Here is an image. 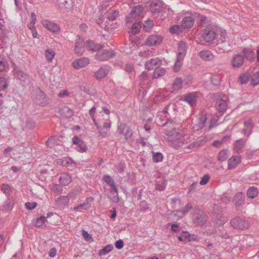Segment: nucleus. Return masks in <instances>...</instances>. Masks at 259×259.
I'll return each mask as SVG.
<instances>
[{"label": "nucleus", "mask_w": 259, "mask_h": 259, "mask_svg": "<svg viewBox=\"0 0 259 259\" xmlns=\"http://www.w3.org/2000/svg\"><path fill=\"white\" fill-rule=\"evenodd\" d=\"M253 124L249 118L245 119L244 122L243 132L245 135H249L251 132Z\"/></svg>", "instance_id": "b1692460"}, {"label": "nucleus", "mask_w": 259, "mask_h": 259, "mask_svg": "<svg viewBox=\"0 0 259 259\" xmlns=\"http://www.w3.org/2000/svg\"><path fill=\"white\" fill-rule=\"evenodd\" d=\"M165 69L163 68L157 67L155 69L153 72V78H158L161 76H163L165 74Z\"/></svg>", "instance_id": "72a5a7b5"}, {"label": "nucleus", "mask_w": 259, "mask_h": 259, "mask_svg": "<svg viewBox=\"0 0 259 259\" xmlns=\"http://www.w3.org/2000/svg\"><path fill=\"white\" fill-rule=\"evenodd\" d=\"M144 10V8L141 6L135 7L132 9L131 13L127 16L126 18V22L130 23L135 20L141 15Z\"/></svg>", "instance_id": "39448f33"}, {"label": "nucleus", "mask_w": 259, "mask_h": 259, "mask_svg": "<svg viewBox=\"0 0 259 259\" xmlns=\"http://www.w3.org/2000/svg\"><path fill=\"white\" fill-rule=\"evenodd\" d=\"M229 155V151L227 150H221L218 155V160L220 161H225Z\"/></svg>", "instance_id": "c9c22d12"}, {"label": "nucleus", "mask_w": 259, "mask_h": 259, "mask_svg": "<svg viewBox=\"0 0 259 259\" xmlns=\"http://www.w3.org/2000/svg\"><path fill=\"white\" fill-rule=\"evenodd\" d=\"M244 63V58L241 55H236L231 60V65L234 68L240 67Z\"/></svg>", "instance_id": "aec40b11"}, {"label": "nucleus", "mask_w": 259, "mask_h": 259, "mask_svg": "<svg viewBox=\"0 0 259 259\" xmlns=\"http://www.w3.org/2000/svg\"><path fill=\"white\" fill-rule=\"evenodd\" d=\"M115 56V53L113 51L105 50L103 52L98 53L96 55V58L99 61H105Z\"/></svg>", "instance_id": "9d476101"}, {"label": "nucleus", "mask_w": 259, "mask_h": 259, "mask_svg": "<svg viewBox=\"0 0 259 259\" xmlns=\"http://www.w3.org/2000/svg\"><path fill=\"white\" fill-rule=\"evenodd\" d=\"M249 75L248 73H245L242 74L239 76L240 82L241 84H244L246 83L248 80Z\"/></svg>", "instance_id": "6e6d98bb"}, {"label": "nucleus", "mask_w": 259, "mask_h": 259, "mask_svg": "<svg viewBox=\"0 0 259 259\" xmlns=\"http://www.w3.org/2000/svg\"><path fill=\"white\" fill-rule=\"evenodd\" d=\"M89 198L87 201L83 203L80 204L74 207V210L76 211H82L83 210H87L91 207V204L89 202Z\"/></svg>", "instance_id": "2f4dec72"}, {"label": "nucleus", "mask_w": 259, "mask_h": 259, "mask_svg": "<svg viewBox=\"0 0 259 259\" xmlns=\"http://www.w3.org/2000/svg\"><path fill=\"white\" fill-rule=\"evenodd\" d=\"M1 190L5 194H10L12 192V189L7 184H3L2 185Z\"/></svg>", "instance_id": "864d4df0"}, {"label": "nucleus", "mask_w": 259, "mask_h": 259, "mask_svg": "<svg viewBox=\"0 0 259 259\" xmlns=\"http://www.w3.org/2000/svg\"><path fill=\"white\" fill-rule=\"evenodd\" d=\"M84 50V39L81 37H78L75 42V53L77 55H81L83 53Z\"/></svg>", "instance_id": "f3484780"}, {"label": "nucleus", "mask_w": 259, "mask_h": 259, "mask_svg": "<svg viewBox=\"0 0 259 259\" xmlns=\"http://www.w3.org/2000/svg\"><path fill=\"white\" fill-rule=\"evenodd\" d=\"M44 55L48 62H52L55 58L56 53L53 49H47L45 51Z\"/></svg>", "instance_id": "cd10ccee"}, {"label": "nucleus", "mask_w": 259, "mask_h": 259, "mask_svg": "<svg viewBox=\"0 0 259 259\" xmlns=\"http://www.w3.org/2000/svg\"><path fill=\"white\" fill-rule=\"evenodd\" d=\"M230 223L233 228L238 229H246L249 226L248 223L244 219L238 217L233 219Z\"/></svg>", "instance_id": "0eeeda50"}, {"label": "nucleus", "mask_w": 259, "mask_h": 259, "mask_svg": "<svg viewBox=\"0 0 259 259\" xmlns=\"http://www.w3.org/2000/svg\"><path fill=\"white\" fill-rule=\"evenodd\" d=\"M71 177L66 173L61 174L59 178L60 183L64 186L69 185L71 183Z\"/></svg>", "instance_id": "bb28decb"}, {"label": "nucleus", "mask_w": 259, "mask_h": 259, "mask_svg": "<svg viewBox=\"0 0 259 259\" xmlns=\"http://www.w3.org/2000/svg\"><path fill=\"white\" fill-rule=\"evenodd\" d=\"M35 102L41 106H46L48 103V98L44 93L39 91L36 97Z\"/></svg>", "instance_id": "412c9836"}, {"label": "nucleus", "mask_w": 259, "mask_h": 259, "mask_svg": "<svg viewBox=\"0 0 259 259\" xmlns=\"http://www.w3.org/2000/svg\"><path fill=\"white\" fill-rule=\"evenodd\" d=\"M58 141V138L56 137H53L49 138L46 142V144L48 147L53 148L56 145Z\"/></svg>", "instance_id": "de8ad7c7"}, {"label": "nucleus", "mask_w": 259, "mask_h": 259, "mask_svg": "<svg viewBox=\"0 0 259 259\" xmlns=\"http://www.w3.org/2000/svg\"><path fill=\"white\" fill-rule=\"evenodd\" d=\"M36 206H37V203L35 202H26L25 203L26 207L29 210L34 208L35 207H36Z\"/></svg>", "instance_id": "0e129e2a"}, {"label": "nucleus", "mask_w": 259, "mask_h": 259, "mask_svg": "<svg viewBox=\"0 0 259 259\" xmlns=\"http://www.w3.org/2000/svg\"><path fill=\"white\" fill-rule=\"evenodd\" d=\"M244 56L249 60H252L254 59V53L253 51L249 48H244L242 50Z\"/></svg>", "instance_id": "7c9ffc66"}, {"label": "nucleus", "mask_w": 259, "mask_h": 259, "mask_svg": "<svg viewBox=\"0 0 259 259\" xmlns=\"http://www.w3.org/2000/svg\"><path fill=\"white\" fill-rule=\"evenodd\" d=\"M60 7L64 8L70 7L72 5V0H56Z\"/></svg>", "instance_id": "79ce46f5"}, {"label": "nucleus", "mask_w": 259, "mask_h": 259, "mask_svg": "<svg viewBox=\"0 0 259 259\" xmlns=\"http://www.w3.org/2000/svg\"><path fill=\"white\" fill-rule=\"evenodd\" d=\"M195 17L197 18L199 21H200L201 25L203 24H206L209 22V21L207 18L202 15L199 14H197Z\"/></svg>", "instance_id": "5fc2aeb1"}, {"label": "nucleus", "mask_w": 259, "mask_h": 259, "mask_svg": "<svg viewBox=\"0 0 259 259\" xmlns=\"http://www.w3.org/2000/svg\"><path fill=\"white\" fill-rule=\"evenodd\" d=\"M161 63V60L157 58H155L146 61L145 64V67L146 69L151 70L160 66Z\"/></svg>", "instance_id": "4468645a"}, {"label": "nucleus", "mask_w": 259, "mask_h": 259, "mask_svg": "<svg viewBox=\"0 0 259 259\" xmlns=\"http://www.w3.org/2000/svg\"><path fill=\"white\" fill-rule=\"evenodd\" d=\"M43 26L49 31L55 33H59L60 32V27L55 23L47 19H44L41 21Z\"/></svg>", "instance_id": "6e6552de"}, {"label": "nucleus", "mask_w": 259, "mask_h": 259, "mask_svg": "<svg viewBox=\"0 0 259 259\" xmlns=\"http://www.w3.org/2000/svg\"><path fill=\"white\" fill-rule=\"evenodd\" d=\"M183 28L179 25H174L171 26L169 29V32L172 34H179L183 31Z\"/></svg>", "instance_id": "a19ab883"}, {"label": "nucleus", "mask_w": 259, "mask_h": 259, "mask_svg": "<svg viewBox=\"0 0 259 259\" xmlns=\"http://www.w3.org/2000/svg\"><path fill=\"white\" fill-rule=\"evenodd\" d=\"M60 114L64 117H70L72 115V112L69 108L63 106L60 109Z\"/></svg>", "instance_id": "ea45409f"}, {"label": "nucleus", "mask_w": 259, "mask_h": 259, "mask_svg": "<svg viewBox=\"0 0 259 259\" xmlns=\"http://www.w3.org/2000/svg\"><path fill=\"white\" fill-rule=\"evenodd\" d=\"M141 28V25L140 23H134L131 28V32L132 33L135 34L139 32Z\"/></svg>", "instance_id": "3c124183"}, {"label": "nucleus", "mask_w": 259, "mask_h": 259, "mask_svg": "<svg viewBox=\"0 0 259 259\" xmlns=\"http://www.w3.org/2000/svg\"><path fill=\"white\" fill-rule=\"evenodd\" d=\"M153 160L155 162H161L163 159V155L160 152H152Z\"/></svg>", "instance_id": "8fccbe9b"}, {"label": "nucleus", "mask_w": 259, "mask_h": 259, "mask_svg": "<svg viewBox=\"0 0 259 259\" xmlns=\"http://www.w3.org/2000/svg\"><path fill=\"white\" fill-rule=\"evenodd\" d=\"M183 58L177 57V60L174 66V69L175 71L178 72L180 70L183 64Z\"/></svg>", "instance_id": "a18cd8bd"}, {"label": "nucleus", "mask_w": 259, "mask_h": 259, "mask_svg": "<svg viewBox=\"0 0 259 259\" xmlns=\"http://www.w3.org/2000/svg\"><path fill=\"white\" fill-rule=\"evenodd\" d=\"M258 193V189L255 187L249 188L247 192V196L248 198L253 199L255 198Z\"/></svg>", "instance_id": "e433bc0d"}, {"label": "nucleus", "mask_w": 259, "mask_h": 259, "mask_svg": "<svg viewBox=\"0 0 259 259\" xmlns=\"http://www.w3.org/2000/svg\"><path fill=\"white\" fill-rule=\"evenodd\" d=\"M90 63V59L87 57H81L75 59L71 63L75 69H80L87 66Z\"/></svg>", "instance_id": "423d86ee"}, {"label": "nucleus", "mask_w": 259, "mask_h": 259, "mask_svg": "<svg viewBox=\"0 0 259 259\" xmlns=\"http://www.w3.org/2000/svg\"><path fill=\"white\" fill-rule=\"evenodd\" d=\"M118 13L116 11H111L108 15V19L110 20L113 21L117 17Z\"/></svg>", "instance_id": "13d9d810"}, {"label": "nucleus", "mask_w": 259, "mask_h": 259, "mask_svg": "<svg viewBox=\"0 0 259 259\" xmlns=\"http://www.w3.org/2000/svg\"><path fill=\"white\" fill-rule=\"evenodd\" d=\"M251 83L253 85H257L259 84V71H256L252 75Z\"/></svg>", "instance_id": "37998d69"}, {"label": "nucleus", "mask_w": 259, "mask_h": 259, "mask_svg": "<svg viewBox=\"0 0 259 259\" xmlns=\"http://www.w3.org/2000/svg\"><path fill=\"white\" fill-rule=\"evenodd\" d=\"M241 162V157L239 156H232L228 161V168L229 169L235 168Z\"/></svg>", "instance_id": "4be33fe9"}, {"label": "nucleus", "mask_w": 259, "mask_h": 259, "mask_svg": "<svg viewBox=\"0 0 259 259\" xmlns=\"http://www.w3.org/2000/svg\"><path fill=\"white\" fill-rule=\"evenodd\" d=\"M199 95V94L197 92H192L183 95L181 96L180 100L186 102L191 106H193L196 104Z\"/></svg>", "instance_id": "20e7f679"}, {"label": "nucleus", "mask_w": 259, "mask_h": 259, "mask_svg": "<svg viewBox=\"0 0 259 259\" xmlns=\"http://www.w3.org/2000/svg\"><path fill=\"white\" fill-rule=\"evenodd\" d=\"M228 98L225 95L220 96L216 101L215 107L217 111L224 113L228 108Z\"/></svg>", "instance_id": "7ed1b4c3"}, {"label": "nucleus", "mask_w": 259, "mask_h": 259, "mask_svg": "<svg viewBox=\"0 0 259 259\" xmlns=\"http://www.w3.org/2000/svg\"><path fill=\"white\" fill-rule=\"evenodd\" d=\"M185 214V212H184L182 210H176L174 213L176 220H179L183 218Z\"/></svg>", "instance_id": "680f3d73"}, {"label": "nucleus", "mask_w": 259, "mask_h": 259, "mask_svg": "<svg viewBox=\"0 0 259 259\" xmlns=\"http://www.w3.org/2000/svg\"><path fill=\"white\" fill-rule=\"evenodd\" d=\"M109 70V67L107 66L101 67L95 73L94 76L97 79H102L107 76Z\"/></svg>", "instance_id": "dca6fc26"}, {"label": "nucleus", "mask_w": 259, "mask_h": 259, "mask_svg": "<svg viewBox=\"0 0 259 259\" xmlns=\"http://www.w3.org/2000/svg\"><path fill=\"white\" fill-rule=\"evenodd\" d=\"M96 109L93 107L89 110V114L91 117L95 125L97 126L100 135L105 137L107 134L105 130H108L111 126L110 119V111L105 107H102V112H99L96 116L95 115Z\"/></svg>", "instance_id": "f257e3e1"}, {"label": "nucleus", "mask_w": 259, "mask_h": 259, "mask_svg": "<svg viewBox=\"0 0 259 259\" xmlns=\"http://www.w3.org/2000/svg\"><path fill=\"white\" fill-rule=\"evenodd\" d=\"M113 248V246L111 244H108L99 251V254L100 255H105L111 251Z\"/></svg>", "instance_id": "c03bdc74"}, {"label": "nucleus", "mask_w": 259, "mask_h": 259, "mask_svg": "<svg viewBox=\"0 0 259 259\" xmlns=\"http://www.w3.org/2000/svg\"><path fill=\"white\" fill-rule=\"evenodd\" d=\"M73 191L69 193L68 196H61L59 197L56 200V203L58 206L61 207L67 206L69 203V197H72V194Z\"/></svg>", "instance_id": "ddd939ff"}, {"label": "nucleus", "mask_w": 259, "mask_h": 259, "mask_svg": "<svg viewBox=\"0 0 259 259\" xmlns=\"http://www.w3.org/2000/svg\"><path fill=\"white\" fill-rule=\"evenodd\" d=\"M163 40V37L159 35H151L146 39L145 44L149 46H154L160 45Z\"/></svg>", "instance_id": "1a4fd4ad"}, {"label": "nucleus", "mask_w": 259, "mask_h": 259, "mask_svg": "<svg viewBox=\"0 0 259 259\" xmlns=\"http://www.w3.org/2000/svg\"><path fill=\"white\" fill-rule=\"evenodd\" d=\"M47 221L46 218L44 216H41L37 218L35 221V226L41 227L45 225V223Z\"/></svg>", "instance_id": "09e8293b"}, {"label": "nucleus", "mask_w": 259, "mask_h": 259, "mask_svg": "<svg viewBox=\"0 0 259 259\" xmlns=\"http://www.w3.org/2000/svg\"><path fill=\"white\" fill-rule=\"evenodd\" d=\"M87 48L89 51H97L100 50L102 47L99 44H95V43L92 40H89L87 41Z\"/></svg>", "instance_id": "473e14b6"}, {"label": "nucleus", "mask_w": 259, "mask_h": 259, "mask_svg": "<svg viewBox=\"0 0 259 259\" xmlns=\"http://www.w3.org/2000/svg\"><path fill=\"white\" fill-rule=\"evenodd\" d=\"M183 80L182 78L177 77L174 81L172 84V88L175 91H179L182 88Z\"/></svg>", "instance_id": "f704fd0d"}, {"label": "nucleus", "mask_w": 259, "mask_h": 259, "mask_svg": "<svg viewBox=\"0 0 259 259\" xmlns=\"http://www.w3.org/2000/svg\"><path fill=\"white\" fill-rule=\"evenodd\" d=\"M166 184L165 182H162L161 184H157L156 185L155 188L156 190L161 191L164 190Z\"/></svg>", "instance_id": "e2e57ef3"}, {"label": "nucleus", "mask_w": 259, "mask_h": 259, "mask_svg": "<svg viewBox=\"0 0 259 259\" xmlns=\"http://www.w3.org/2000/svg\"><path fill=\"white\" fill-rule=\"evenodd\" d=\"M209 180V177L207 175H205L203 176L200 182V184L201 185H203L206 184Z\"/></svg>", "instance_id": "69168bd1"}, {"label": "nucleus", "mask_w": 259, "mask_h": 259, "mask_svg": "<svg viewBox=\"0 0 259 259\" xmlns=\"http://www.w3.org/2000/svg\"><path fill=\"white\" fill-rule=\"evenodd\" d=\"M82 235L86 241H93L92 236L90 235V234L89 233H88V232H87L84 230H82Z\"/></svg>", "instance_id": "052dcab7"}, {"label": "nucleus", "mask_w": 259, "mask_h": 259, "mask_svg": "<svg viewBox=\"0 0 259 259\" xmlns=\"http://www.w3.org/2000/svg\"><path fill=\"white\" fill-rule=\"evenodd\" d=\"M15 76L17 79L24 82L28 78L27 75L20 70H16Z\"/></svg>", "instance_id": "58836bf2"}, {"label": "nucleus", "mask_w": 259, "mask_h": 259, "mask_svg": "<svg viewBox=\"0 0 259 259\" xmlns=\"http://www.w3.org/2000/svg\"><path fill=\"white\" fill-rule=\"evenodd\" d=\"M192 207L191 203H188L185 207L182 210L185 214H186Z\"/></svg>", "instance_id": "774afa93"}, {"label": "nucleus", "mask_w": 259, "mask_h": 259, "mask_svg": "<svg viewBox=\"0 0 259 259\" xmlns=\"http://www.w3.org/2000/svg\"><path fill=\"white\" fill-rule=\"evenodd\" d=\"M8 68V63L6 61L0 60V72L5 71Z\"/></svg>", "instance_id": "bf43d9fd"}, {"label": "nucleus", "mask_w": 259, "mask_h": 259, "mask_svg": "<svg viewBox=\"0 0 259 259\" xmlns=\"http://www.w3.org/2000/svg\"><path fill=\"white\" fill-rule=\"evenodd\" d=\"M198 56L202 60L205 62L212 61L214 58V55L208 50L201 51Z\"/></svg>", "instance_id": "9b49d317"}, {"label": "nucleus", "mask_w": 259, "mask_h": 259, "mask_svg": "<svg viewBox=\"0 0 259 259\" xmlns=\"http://www.w3.org/2000/svg\"><path fill=\"white\" fill-rule=\"evenodd\" d=\"M206 215L202 211H200L196 213L193 218L194 223L195 224L200 226L204 225L206 223Z\"/></svg>", "instance_id": "2eb2a0df"}, {"label": "nucleus", "mask_w": 259, "mask_h": 259, "mask_svg": "<svg viewBox=\"0 0 259 259\" xmlns=\"http://www.w3.org/2000/svg\"><path fill=\"white\" fill-rule=\"evenodd\" d=\"M119 132L124 135L125 139H127L131 136V133L129 128L124 125L123 126H120L119 128Z\"/></svg>", "instance_id": "4c0bfd02"}, {"label": "nucleus", "mask_w": 259, "mask_h": 259, "mask_svg": "<svg viewBox=\"0 0 259 259\" xmlns=\"http://www.w3.org/2000/svg\"><path fill=\"white\" fill-rule=\"evenodd\" d=\"M202 38L206 42H211L217 37V34L212 30H206L203 33Z\"/></svg>", "instance_id": "6ab92c4d"}, {"label": "nucleus", "mask_w": 259, "mask_h": 259, "mask_svg": "<svg viewBox=\"0 0 259 259\" xmlns=\"http://www.w3.org/2000/svg\"><path fill=\"white\" fill-rule=\"evenodd\" d=\"M115 246L116 248L117 249H121L123 247V242L122 240H119L117 241L115 243Z\"/></svg>", "instance_id": "338daca9"}, {"label": "nucleus", "mask_w": 259, "mask_h": 259, "mask_svg": "<svg viewBox=\"0 0 259 259\" xmlns=\"http://www.w3.org/2000/svg\"><path fill=\"white\" fill-rule=\"evenodd\" d=\"M244 145V142L242 140H239L236 141L235 145V149L237 152L242 150Z\"/></svg>", "instance_id": "603ef678"}, {"label": "nucleus", "mask_w": 259, "mask_h": 259, "mask_svg": "<svg viewBox=\"0 0 259 259\" xmlns=\"http://www.w3.org/2000/svg\"><path fill=\"white\" fill-rule=\"evenodd\" d=\"M162 6V2H153L150 5V9L152 13H157L161 10Z\"/></svg>", "instance_id": "c756f323"}, {"label": "nucleus", "mask_w": 259, "mask_h": 259, "mask_svg": "<svg viewBox=\"0 0 259 259\" xmlns=\"http://www.w3.org/2000/svg\"><path fill=\"white\" fill-rule=\"evenodd\" d=\"M165 133L167 136L174 137V139L169 141V144L173 147L178 148L190 142V135L187 130L180 128L178 124L174 123L169 126Z\"/></svg>", "instance_id": "f03ea898"}, {"label": "nucleus", "mask_w": 259, "mask_h": 259, "mask_svg": "<svg viewBox=\"0 0 259 259\" xmlns=\"http://www.w3.org/2000/svg\"><path fill=\"white\" fill-rule=\"evenodd\" d=\"M59 162L62 165L67 167L68 169H72L76 167L75 162L69 157H64L59 160Z\"/></svg>", "instance_id": "a211bd4d"}, {"label": "nucleus", "mask_w": 259, "mask_h": 259, "mask_svg": "<svg viewBox=\"0 0 259 259\" xmlns=\"http://www.w3.org/2000/svg\"><path fill=\"white\" fill-rule=\"evenodd\" d=\"M244 196L242 193H237L234 196L233 202L236 206H240L244 203Z\"/></svg>", "instance_id": "c85d7f7f"}, {"label": "nucleus", "mask_w": 259, "mask_h": 259, "mask_svg": "<svg viewBox=\"0 0 259 259\" xmlns=\"http://www.w3.org/2000/svg\"><path fill=\"white\" fill-rule=\"evenodd\" d=\"M194 24V18L192 16H186L181 21V25L183 28H191Z\"/></svg>", "instance_id": "5701e85b"}, {"label": "nucleus", "mask_w": 259, "mask_h": 259, "mask_svg": "<svg viewBox=\"0 0 259 259\" xmlns=\"http://www.w3.org/2000/svg\"><path fill=\"white\" fill-rule=\"evenodd\" d=\"M103 179L115 192L117 193V188L115 185L114 179L108 175H105L103 177Z\"/></svg>", "instance_id": "a878e982"}, {"label": "nucleus", "mask_w": 259, "mask_h": 259, "mask_svg": "<svg viewBox=\"0 0 259 259\" xmlns=\"http://www.w3.org/2000/svg\"><path fill=\"white\" fill-rule=\"evenodd\" d=\"M72 142L77 146L76 149L79 152L83 153L87 151L88 148L85 143L77 137H75L72 139Z\"/></svg>", "instance_id": "f8f14e48"}, {"label": "nucleus", "mask_w": 259, "mask_h": 259, "mask_svg": "<svg viewBox=\"0 0 259 259\" xmlns=\"http://www.w3.org/2000/svg\"><path fill=\"white\" fill-rule=\"evenodd\" d=\"M153 26V22L150 20H146L143 24L144 29L147 32H150Z\"/></svg>", "instance_id": "49530a36"}, {"label": "nucleus", "mask_w": 259, "mask_h": 259, "mask_svg": "<svg viewBox=\"0 0 259 259\" xmlns=\"http://www.w3.org/2000/svg\"><path fill=\"white\" fill-rule=\"evenodd\" d=\"M187 51L186 44L184 42H180L178 44L177 57L184 58Z\"/></svg>", "instance_id": "393cba45"}, {"label": "nucleus", "mask_w": 259, "mask_h": 259, "mask_svg": "<svg viewBox=\"0 0 259 259\" xmlns=\"http://www.w3.org/2000/svg\"><path fill=\"white\" fill-rule=\"evenodd\" d=\"M7 87V79L5 77H0V91L4 90Z\"/></svg>", "instance_id": "4d7b16f0"}]
</instances>
